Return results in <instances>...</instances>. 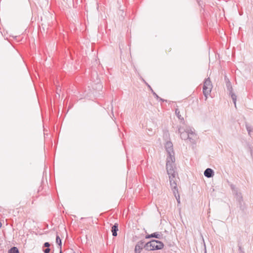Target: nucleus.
Masks as SVG:
<instances>
[{
	"label": "nucleus",
	"mask_w": 253,
	"mask_h": 253,
	"mask_svg": "<svg viewBox=\"0 0 253 253\" xmlns=\"http://www.w3.org/2000/svg\"><path fill=\"white\" fill-rule=\"evenodd\" d=\"M177 132L180 135V137L183 140H189L192 143H195L196 139V135L195 132L191 128H187L185 129L182 127L178 128Z\"/></svg>",
	"instance_id": "f257e3e1"
},
{
	"label": "nucleus",
	"mask_w": 253,
	"mask_h": 253,
	"mask_svg": "<svg viewBox=\"0 0 253 253\" xmlns=\"http://www.w3.org/2000/svg\"><path fill=\"white\" fill-rule=\"evenodd\" d=\"M164 246L162 242L153 240L145 244L144 248L148 251L159 250L162 249Z\"/></svg>",
	"instance_id": "f03ea898"
},
{
	"label": "nucleus",
	"mask_w": 253,
	"mask_h": 253,
	"mask_svg": "<svg viewBox=\"0 0 253 253\" xmlns=\"http://www.w3.org/2000/svg\"><path fill=\"white\" fill-rule=\"evenodd\" d=\"M174 157H167L166 163V169L167 170V173L169 174V176H175L176 173L174 170Z\"/></svg>",
	"instance_id": "7ed1b4c3"
},
{
	"label": "nucleus",
	"mask_w": 253,
	"mask_h": 253,
	"mask_svg": "<svg viewBox=\"0 0 253 253\" xmlns=\"http://www.w3.org/2000/svg\"><path fill=\"white\" fill-rule=\"evenodd\" d=\"M212 88V85L211 81L209 78L206 79L204 83V85L203 87V93L206 97V100L208 98V95L210 94L211 90Z\"/></svg>",
	"instance_id": "20e7f679"
},
{
	"label": "nucleus",
	"mask_w": 253,
	"mask_h": 253,
	"mask_svg": "<svg viewBox=\"0 0 253 253\" xmlns=\"http://www.w3.org/2000/svg\"><path fill=\"white\" fill-rule=\"evenodd\" d=\"M226 80V85L227 89L228 91H229V94L231 96L232 99L233 100V102L234 104L235 107H236V100H237V96L235 93H234L232 92V86L231 85V82L229 81V80L227 79H225Z\"/></svg>",
	"instance_id": "39448f33"
},
{
	"label": "nucleus",
	"mask_w": 253,
	"mask_h": 253,
	"mask_svg": "<svg viewBox=\"0 0 253 253\" xmlns=\"http://www.w3.org/2000/svg\"><path fill=\"white\" fill-rule=\"evenodd\" d=\"M233 194L235 195V198L238 203L240 208L243 210L244 208V204L243 201V198L241 193L238 192L236 189H233Z\"/></svg>",
	"instance_id": "423d86ee"
},
{
	"label": "nucleus",
	"mask_w": 253,
	"mask_h": 253,
	"mask_svg": "<svg viewBox=\"0 0 253 253\" xmlns=\"http://www.w3.org/2000/svg\"><path fill=\"white\" fill-rule=\"evenodd\" d=\"M165 148L168 154L167 157H174L173 145L170 141H168L165 144Z\"/></svg>",
	"instance_id": "0eeeda50"
},
{
	"label": "nucleus",
	"mask_w": 253,
	"mask_h": 253,
	"mask_svg": "<svg viewBox=\"0 0 253 253\" xmlns=\"http://www.w3.org/2000/svg\"><path fill=\"white\" fill-rule=\"evenodd\" d=\"M145 245H144V243L142 242H138L135 247L134 252L135 253H140L142 250L143 248H144Z\"/></svg>",
	"instance_id": "6e6552de"
},
{
	"label": "nucleus",
	"mask_w": 253,
	"mask_h": 253,
	"mask_svg": "<svg viewBox=\"0 0 253 253\" xmlns=\"http://www.w3.org/2000/svg\"><path fill=\"white\" fill-rule=\"evenodd\" d=\"M204 175L208 178L212 177L214 175V171L212 169L208 168L204 171Z\"/></svg>",
	"instance_id": "1a4fd4ad"
},
{
	"label": "nucleus",
	"mask_w": 253,
	"mask_h": 253,
	"mask_svg": "<svg viewBox=\"0 0 253 253\" xmlns=\"http://www.w3.org/2000/svg\"><path fill=\"white\" fill-rule=\"evenodd\" d=\"M118 231V224L115 223L112 227L111 232L112 233V235L114 237H116L117 236V231Z\"/></svg>",
	"instance_id": "9d476101"
},
{
	"label": "nucleus",
	"mask_w": 253,
	"mask_h": 253,
	"mask_svg": "<svg viewBox=\"0 0 253 253\" xmlns=\"http://www.w3.org/2000/svg\"><path fill=\"white\" fill-rule=\"evenodd\" d=\"M174 178L175 177H172V176H169L170 185L171 189L177 188L176 183L174 180Z\"/></svg>",
	"instance_id": "9b49d317"
},
{
	"label": "nucleus",
	"mask_w": 253,
	"mask_h": 253,
	"mask_svg": "<svg viewBox=\"0 0 253 253\" xmlns=\"http://www.w3.org/2000/svg\"><path fill=\"white\" fill-rule=\"evenodd\" d=\"M161 235L159 232H155L151 234L146 235L145 237H160Z\"/></svg>",
	"instance_id": "f8f14e48"
},
{
	"label": "nucleus",
	"mask_w": 253,
	"mask_h": 253,
	"mask_svg": "<svg viewBox=\"0 0 253 253\" xmlns=\"http://www.w3.org/2000/svg\"><path fill=\"white\" fill-rule=\"evenodd\" d=\"M8 253H19V252L17 247H13L8 251Z\"/></svg>",
	"instance_id": "ddd939ff"
},
{
	"label": "nucleus",
	"mask_w": 253,
	"mask_h": 253,
	"mask_svg": "<svg viewBox=\"0 0 253 253\" xmlns=\"http://www.w3.org/2000/svg\"><path fill=\"white\" fill-rule=\"evenodd\" d=\"M175 114L176 116L178 117V118L181 121H184V118L181 116V115L180 114L179 110L177 108L175 109Z\"/></svg>",
	"instance_id": "4468645a"
},
{
	"label": "nucleus",
	"mask_w": 253,
	"mask_h": 253,
	"mask_svg": "<svg viewBox=\"0 0 253 253\" xmlns=\"http://www.w3.org/2000/svg\"><path fill=\"white\" fill-rule=\"evenodd\" d=\"M246 127L248 132L249 135L251 136V133L252 131H253V128L251 126L248 125V124L246 125Z\"/></svg>",
	"instance_id": "2eb2a0df"
},
{
	"label": "nucleus",
	"mask_w": 253,
	"mask_h": 253,
	"mask_svg": "<svg viewBox=\"0 0 253 253\" xmlns=\"http://www.w3.org/2000/svg\"><path fill=\"white\" fill-rule=\"evenodd\" d=\"M56 243L58 244L59 248H60V253H62V250H61V238H56Z\"/></svg>",
	"instance_id": "dca6fc26"
},
{
	"label": "nucleus",
	"mask_w": 253,
	"mask_h": 253,
	"mask_svg": "<svg viewBox=\"0 0 253 253\" xmlns=\"http://www.w3.org/2000/svg\"><path fill=\"white\" fill-rule=\"evenodd\" d=\"M172 191H173V193L175 197H176L177 196V195H179L178 194V188H173V189H171Z\"/></svg>",
	"instance_id": "f3484780"
},
{
	"label": "nucleus",
	"mask_w": 253,
	"mask_h": 253,
	"mask_svg": "<svg viewBox=\"0 0 253 253\" xmlns=\"http://www.w3.org/2000/svg\"><path fill=\"white\" fill-rule=\"evenodd\" d=\"M50 249L49 248H46V249L43 250L44 253H49Z\"/></svg>",
	"instance_id": "a211bd4d"
},
{
	"label": "nucleus",
	"mask_w": 253,
	"mask_h": 253,
	"mask_svg": "<svg viewBox=\"0 0 253 253\" xmlns=\"http://www.w3.org/2000/svg\"><path fill=\"white\" fill-rule=\"evenodd\" d=\"M50 246V244L48 242H45L43 244V247L46 248H49Z\"/></svg>",
	"instance_id": "6ab92c4d"
},
{
	"label": "nucleus",
	"mask_w": 253,
	"mask_h": 253,
	"mask_svg": "<svg viewBox=\"0 0 253 253\" xmlns=\"http://www.w3.org/2000/svg\"><path fill=\"white\" fill-rule=\"evenodd\" d=\"M178 203H180V196L179 195H177L176 197H175Z\"/></svg>",
	"instance_id": "aec40b11"
},
{
	"label": "nucleus",
	"mask_w": 253,
	"mask_h": 253,
	"mask_svg": "<svg viewBox=\"0 0 253 253\" xmlns=\"http://www.w3.org/2000/svg\"><path fill=\"white\" fill-rule=\"evenodd\" d=\"M152 92L157 99L159 98V96L153 90H152Z\"/></svg>",
	"instance_id": "412c9836"
},
{
	"label": "nucleus",
	"mask_w": 253,
	"mask_h": 253,
	"mask_svg": "<svg viewBox=\"0 0 253 253\" xmlns=\"http://www.w3.org/2000/svg\"><path fill=\"white\" fill-rule=\"evenodd\" d=\"M159 99H160V100H161V101H163V102L165 101V100H164V99H162V98H160V97H159Z\"/></svg>",
	"instance_id": "4be33fe9"
},
{
	"label": "nucleus",
	"mask_w": 253,
	"mask_h": 253,
	"mask_svg": "<svg viewBox=\"0 0 253 253\" xmlns=\"http://www.w3.org/2000/svg\"><path fill=\"white\" fill-rule=\"evenodd\" d=\"M148 86L149 88H150L151 90L152 91V90H153V89L151 88V86L148 84Z\"/></svg>",
	"instance_id": "5701e85b"
},
{
	"label": "nucleus",
	"mask_w": 253,
	"mask_h": 253,
	"mask_svg": "<svg viewBox=\"0 0 253 253\" xmlns=\"http://www.w3.org/2000/svg\"><path fill=\"white\" fill-rule=\"evenodd\" d=\"M56 237H57V238L59 237V235H58V234H57V235H56Z\"/></svg>",
	"instance_id": "b1692460"
},
{
	"label": "nucleus",
	"mask_w": 253,
	"mask_h": 253,
	"mask_svg": "<svg viewBox=\"0 0 253 253\" xmlns=\"http://www.w3.org/2000/svg\"><path fill=\"white\" fill-rule=\"evenodd\" d=\"M197 0V1L199 3V1H198V0Z\"/></svg>",
	"instance_id": "393cba45"
}]
</instances>
